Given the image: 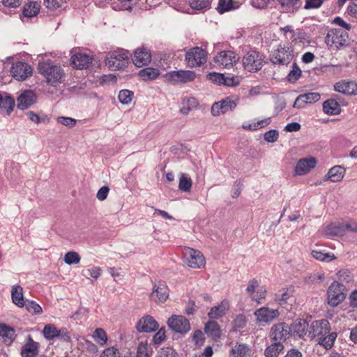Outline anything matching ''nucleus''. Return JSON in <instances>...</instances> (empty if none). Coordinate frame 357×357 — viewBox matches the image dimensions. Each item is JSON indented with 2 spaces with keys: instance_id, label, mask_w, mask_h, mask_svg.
<instances>
[{
  "instance_id": "nucleus-34",
  "label": "nucleus",
  "mask_w": 357,
  "mask_h": 357,
  "mask_svg": "<svg viewBox=\"0 0 357 357\" xmlns=\"http://www.w3.org/2000/svg\"><path fill=\"white\" fill-rule=\"evenodd\" d=\"M160 75V70L152 67H146L139 71V76L144 81H151L156 79Z\"/></svg>"
},
{
  "instance_id": "nucleus-57",
  "label": "nucleus",
  "mask_w": 357,
  "mask_h": 357,
  "mask_svg": "<svg viewBox=\"0 0 357 357\" xmlns=\"http://www.w3.org/2000/svg\"><path fill=\"white\" fill-rule=\"evenodd\" d=\"M165 330L164 328H161L158 330V331L154 335L152 342L154 344H159L162 343L165 340Z\"/></svg>"
},
{
  "instance_id": "nucleus-4",
  "label": "nucleus",
  "mask_w": 357,
  "mask_h": 357,
  "mask_svg": "<svg viewBox=\"0 0 357 357\" xmlns=\"http://www.w3.org/2000/svg\"><path fill=\"white\" fill-rule=\"evenodd\" d=\"M294 58L291 47L279 45L270 54V61L273 65L288 66Z\"/></svg>"
},
{
  "instance_id": "nucleus-27",
  "label": "nucleus",
  "mask_w": 357,
  "mask_h": 357,
  "mask_svg": "<svg viewBox=\"0 0 357 357\" xmlns=\"http://www.w3.org/2000/svg\"><path fill=\"white\" fill-rule=\"evenodd\" d=\"M334 88L335 91L343 94H357V84L352 82H337L335 84Z\"/></svg>"
},
{
  "instance_id": "nucleus-25",
  "label": "nucleus",
  "mask_w": 357,
  "mask_h": 357,
  "mask_svg": "<svg viewBox=\"0 0 357 357\" xmlns=\"http://www.w3.org/2000/svg\"><path fill=\"white\" fill-rule=\"evenodd\" d=\"M229 310V301L227 300H223L218 305L211 308L208 313V317L211 320L218 319L222 317Z\"/></svg>"
},
{
  "instance_id": "nucleus-38",
  "label": "nucleus",
  "mask_w": 357,
  "mask_h": 357,
  "mask_svg": "<svg viewBox=\"0 0 357 357\" xmlns=\"http://www.w3.org/2000/svg\"><path fill=\"white\" fill-rule=\"evenodd\" d=\"M192 185V181L191 178L186 174L181 173L179 178L178 189L183 192H190Z\"/></svg>"
},
{
  "instance_id": "nucleus-37",
  "label": "nucleus",
  "mask_w": 357,
  "mask_h": 357,
  "mask_svg": "<svg viewBox=\"0 0 357 357\" xmlns=\"http://www.w3.org/2000/svg\"><path fill=\"white\" fill-rule=\"evenodd\" d=\"M283 349V344L273 342V343L265 349L264 355L266 357H278Z\"/></svg>"
},
{
  "instance_id": "nucleus-18",
  "label": "nucleus",
  "mask_w": 357,
  "mask_h": 357,
  "mask_svg": "<svg viewBox=\"0 0 357 357\" xmlns=\"http://www.w3.org/2000/svg\"><path fill=\"white\" fill-rule=\"evenodd\" d=\"M255 315L259 322L270 323L280 315L278 310L263 307L255 312Z\"/></svg>"
},
{
  "instance_id": "nucleus-1",
  "label": "nucleus",
  "mask_w": 357,
  "mask_h": 357,
  "mask_svg": "<svg viewBox=\"0 0 357 357\" xmlns=\"http://www.w3.org/2000/svg\"><path fill=\"white\" fill-rule=\"evenodd\" d=\"M38 71L47 79V82L54 86L64 75V72L61 66L54 65L50 61L39 62Z\"/></svg>"
},
{
  "instance_id": "nucleus-62",
  "label": "nucleus",
  "mask_w": 357,
  "mask_h": 357,
  "mask_svg": "<svg viewBox=\"0 0 357 357\" xmlns=\"http://www.w3.org/2000/svg\"><path fill=\"white\" fill-rule=\"evenodd\" d=\"M63 3V0H44L45 6L50 9H56L60 8Z\"/></svg>"
},
{
  "instance_id": "nucleus-7",
  "label": "nucleus",
  "mask_w": 357,
  "mask_h": 357,
  "mask_svg": "<svg viewBox=\"0 0 357 357\" xmlns=\"http://www.w3.org/2000/svg\"><path fill=\"white\" fill-rule=\"evenodd\" d=\"M185 58L188 66H200L206 62L207 52L202 47L196 46L186 52Z\"/></svg>"
},
{
  "instance_id": "nucleus-40",
  "label": "nucleus",
  "mask_w": 357,
  "mask_h": 357,
  "mask_svg": "<svg viewBox=\"0 0 357 357\" xmlns=\"http://www.w3.org/2000/svg\"><path fill=\"white\" fill-rule=\"evenodd\" d=\"M302 71L296 62L292 65V69L287 76V79L290 83H295L301 76Z\"/></svg>"
},
{
  "instance_id": "nucleus-13",
  "label": "nucleus",
  "mask_w": 357,
  "mask_h": 357,
  "mask_svg": "<svg viewBox=\"0 0 357 357\" xmlns=\"http://www.w3.org/2000/svg\"><path fill=\"white\" fill-rule=\"evenodd\" d=\"M237 106L236 101L231 100L229 97H226L220 101L215 102L211 107V114L214 116H219L220 114H225L229 111H232Z\"/></svg>"
},
{
  "instance_id": "nucleus-45",
  "label": "nucleus",
  "mask_w": 357,
  "mask_h": 357,
  "mask_svg": "<svg viewBox=\"0 0 357 357\" xmlns=\"http://www.w3.org/2000/svg\"><path fill=\"white\" fill-rule=\"evenodd\" d=\"M92 337L100 345H104L107 341V334L105 331L101 328H96L93 332Z\"/></svg>"
},
{
  "instance_id": "nucleus-60",
  "label": "nucleus",
  "mask_w": 357,
  "mask_h": 357,
  "mask_svg": "<svg viewBox=\"0 0 357 357\" xmlns=\"http://www.w3.org/2000/svg\"><path fill=\"white\" fill-rule=\"evenodd\" d=\"M192 340L196 345H202L205 341V337L202 331L196 330L192 335Z\"/></svg>"
},
{
  "instance_id": "nucleus-51",
  "label": "nucleus",
  "mask_w": 357,
  "mask_h": 357,
  "mask_svg": "<svg viewBox=\"0 0 357 357\" xmlns=\"http://www.w3.org/2000/svg\"><path fill=\"white\" fill-rule=\"evenodd\" d=\"M247 324V319L244 314H238L233 321V328L234 331L243 328Z\"/></svg>"
},
{
  "instance_id": "nucleus-44",
  "label": "nucleus",
  "mask_w": 357,
  "mask_h": 357,
  "mask_svg": "<svg viewBox=\"0 0 357 357\" xmlns=\"http://www.w3.org/2000/svg\"><path fill=\"white\" fill-rule=\"evenodd\" d=\"M310 36L303 29H296L294 36H291L290 40L294 43L310 42Z\"/></svg>"
},
{
  "instance_id": "nucleus-61",
  "label": "nucleus",
  "mask_w": 357,
  "mask_h": 357,
  "mask_svg": "<svg viewBox=\"0 0 357 357\" xmlns=\"http://www.w3.org/2000/svg\"><path fill=\"white\" fill-rule=\"evenodd\" d=\"M137 357H149L147 344L143 342L139 343L137 346Z\"/></svg>"
},
{
  "instance_id": "nucleus-15",
  "label": "nucleus",
  "mask_w": 357,
  "mask_h": 357,
  "mask_svg": "<svg viewBox=\"0 0 357 357\" xmlns=\"http://www.w3.org/2000/svg\"><path fill=\"white\" fill-rule=\"evenodd\" d=\"M309 324L303 319H296L289 325L291 336L303 338L309 331Z\"/></svg>"
},
{
  "instance_id": "nucleus-58",
  "label": "nucleus",
  "mask_w": 357,
  "mask_h": 357,
  "mask_svg": "<svg viewBox=\"0 0 357 357\" xmlns=\"http://www.w3.org/2000/svg\"><path fill=\"white\" fill-rule=\"evenodd\" d=\"M57 121L68 128H73L76 125V120L71 117L59 116L57 118Z\"/></svg>"
},
{
  "instance_id": "nucleus-12",
  "label": "nucleus",
  "mask_w": 357,
  "mask_h": 357,
  "mask_svg": "<svg viewBox=\"0 0 357 357\" xmlns=\"http://www.w3.org/2000/svg\"><path fill=\"white\" fill-rule=\"evenodd\" d=\"M33 69L25 62L17 61L13 64L10 73L13 77L18 81H23L31 76Z\"/></svg>"
},
{
  "instance_id": "nucleus-59",
  "label": "nucleus",
  "mask_w": 357,
  "mask_h": 357,
  "mask_svg": "<svg viewBox=\"0 0 357 357\" xmlns=\"http://www.w3.org/2000/svg\"><path fill=\"white\" fill-rule=\"evenodd\" d=\"M57 338H59L61 341L65 342H71V337L70 333L68 332L66 328H61L59 329Z\"/></svg>"
},
{
  "instance_id": "nucleus-10",
  "label": "nucleus",
  "mask_w": 357,
  "mask_h": 357,
  "mask_svg": "<svg viewBox=\"0 0 357 357\" xmlns=\"http://www.w3.org/2000/svg\"><path fill=\"white\" fill-rule=\"evenodd\" d=\"M167 325L173 331L185 334L190 330V324L189 320L181 315H172L168 319Z\"/></svg>"
},
{
  "instance_id": "nucleus-48",
  "label": "nucleus",
  "mask_w": 357,
  "mask_h": 357,
  "mask_svg": "<svg viewBox=\"0 0 357 357\" xmlns=\"http://www.w3.org/2000/svg\"><path fill=\"white\" fill-rule=\"evenodd\" d=\"M155 357H179L177 351L171 347L161 348Z\"/></svg>"
},
{
  "instance_id": "nucleus-42",
  "label": "nucleus",
  "mask_w": 357,
  "mask_h": 357,
  "mask_svg": "<svg viewBox=\"0 0 357 357\" xmlns=\"http://www.w3.org/2000/svg\"><path fill=\"white\" fill-rule=\"evenodd\" d=\"M277 1L287 11H294L299 8L300 0H277Z\"/></svg>"
},
{
  "instance_id": "nucleus-35",
  "label": "nucleus",
  "mask_w": 357,
  "mask_h": 357,
  "mask_svg": "<svg viewBox=\"0 0 357 357\" xmlns=\"http://www.w3.org/2000/svg\"><path fill=\"white\" fill-rule=\"evenodd\" d=\"M0 336L4 339V341L10 344L15 339V330L4 324H0Z\"/></svg>"
},
{
  "instance_id": "nucleus-8",
  "label": "nucleus",
  "mask_w": 357,
  "mask_h": 357,
  "mask_svg": "<svg viewBox=\"0 0 357 357\" xmlns=\"http://www.w3.org/2000/svg\"><path fill=\"white\" fill-rule=\"evenodd\" d=\"M291 335L289 324L286 322H280L271 327L269 336L272 342L283 344Z\"/></svg>"
},
{
  "instance_id": "nucleus-39",
  "label": "nucleus",
  "mask_w": 357,
  "mask_h": 357,
  "mask_svg": "<svg viewBox=\"0 0 357 357\" xmlns=\"http://www.w3.org/2000/svg\"><path fill=\"white\" fill-rule=\"evenodd\" d=\"M59 329L54 324H47L43 330V333L45 339L51 340L58 335Z\"/></svg>"
},
{
  "instance_id": "nucleus-19",
  "label": "nucleus",
  "mask_w": 357,
  "mask_h": 357,
  "mask_svg": "<svg viewBox=\"0 0 357 357\" xmlns=\"http://www.w3.org/2000/svg\"><path fill=\"white\" fill-rule=\"evenodd\" d=\"M93 59V56L85 53H77L71 56L70 62L75 68L87 69L91 65Z\"/></svg>"
},
{
  "instance_id": "nucleus-9",
  "label": "nucleus",
  "mask_w": 357,
  "mask_h": 357,
  "mask_svg": "<svg viewBox=\"0 0 357 357\" xmlns=\"http://www.w3.org/2000/svg\"><path fill=\"white\" fill-rule=\"evenodd\" d=\"M165 77L168 82L175 84L192 82L196 77V74L192 70H180L168 72Z\"/></svg>"
},
{
  "instance_id": "nucleus-47",
  "label": "nucleus",
  "mask_w": 357,
  "mask_h": 357,
  "mask_svg": "<svg viewBox=\"0 0 357 357\" xmlns=\"http://www.w3.org/2000/svg\"><path fill=\"white\" fill-rule=\"evenodd\" d=\"M190 6L194 10H204L210 7V0H189Z\"/></svg>"
},
{
  "instance_id": "nucleus-20",
  "label": "nucleus",
  "mask_w": 357,
  "mask_h": 357,
  "mask_svg": "<svg viewBox=\"0 0 357 357\" xmlns=\"http://www.w3.org/2000/svg\"><path fill=\"white\" fill-rule=\"evenodd\" d=\"M340 98L337 94H333L331 98L323 102V111L328 115H337L342 112L338 102Z\"/></svg>"
},
{
  "instance_id": "nucleus-52",
  "label": "nucleus",
  "mask_w": 357,
  "mask_h": 357,
  "mask_svg": "<svg viewBox=\"0 0 357 357\" xmlns=\"http://www.w3.org/2000/svg\"><path fill=\"white\" fill-rule=\"evenodd\" d=\"M102 273V270L100 267H93L92 268H89L86 270H83L82 272V275L86 278L89 277L97 279L98 278Z\"/></svg>"
},
{
  "instance_id": "nucleus-53",
  "label": "nucleus",
  "mask_w": 357,
  "mask_h": 357,
  "mask_svg": "<svg viewBox=\"0 0 357 357\" xmlns=\"http://www.w3.org/2000/svg\"><path fill=\"white\" fill-rule=\"evenodd\" d=\"M233 8L232 0H219L217 10L220 13H224Z\"/></svg>"
},
{
  "instance_id": "nucleus-49",
  "label": "nucleus",
  "mask_w": 357,
  "mask_h": 357,
  "mask_svg": "<svg viewBox=\"0 0 357 357\" xmlns=\"http://www.w3.org/2000/svg\"><path fill=\"white\" fill-rule=\"evenodd\" d=\"M80 256L76 252H68L64 256V261L68 265L77 264L80 261Z\"/></svg>"
},
{
  "instance_id": "nucleus-31",
  "label": "nucleus",
  "mask_w": 357,
  "mask_h": 357,
  "mask_svg": "<svg viewBox=\"0 0 357 357\" xmlns=\"http://www.w3.org/2000/svg\"><path fill=\"white\" fill-rule=\"evenodd\" d=\"M345 174V169L340 165H335L331 168L326 175V179L332 182H339L342 181Z\"/></svg>"
},
{
  "instance_id": "nucleus-17",
  "label": "nucleus",
  "mask_w": 357,
  "mask_h": 357,
  "mask_svg": "<svg viewBox=\"0 0 357 357\" xmlns=\"http://www.w3.org/2000/svg\"><path fill=\"white\" fill-rule=\"evenodd\" d=\"M159 328L158 323L151 315L142 317L136 325V329L139 333H151Z\"/></svg>"
},
{
  "instance_id": "nucleus-41",
  "label": "nucleus",
  "mask_w": 357,
  "mask_h": 357,
  "mask_svg": "<svg viewBox=\"0 0 357 357\" xmlns=\"http://www.w3.org/2000/svg\"><path fill=\"white\" fill-rule=\"evenodd\" d=\"M134 98V93L128 89L121 90L119 93L118 98L123 105H128Z\"/></svg>"
},
{
  "instance_id": "nucleus-36",
  "label": "nucleus",
  "mask_w": 357,
  "mask_h": 357,
  "mask_svg": "<svg viewBox=\"0 0 357 357\" xmlns=\"http://www.w3.org/2000/svg\"><path fill=\"white\" fill-rule=\"evenodd\" d=\"M337 338L335 332H329L319 340H317L319 344L322 345L326 349H330L333 347L335 340Z\"/></svg>"
},
{
  "instance_id": "nucleus-30",
  "label": "nucleus",
  "mask_w": 357,
  "mask_h": 357,
  "mask_svg": "<svg viewBox=\"0 0 357 357\" xmlns=\"http://www.w3.org/2000/svg\"><path fill=\"white\" fill-rule=\"evenodd\" d=\"M40 9V5L37 1H29L23 7L22 14L20 15L25 17H32L36 16Z\"/></svg>"
},
{
  "instance_id": "nucleus-63",
  "label": "nucleus",
  "mask_w": 357,
  "mask_h": 357,
  "mask_svg": "<svg viewBox=\"0 0 357 357\" xmlns=\"http://www.w3.org/2000/svg\"><path fill=\"white\" fill-rule=\"evenodd\" d=\"M347 11L349 15L357 18V0H353L349 3Z\"/></svg>"
},
{
  "instance_id": "nucleus-64",
  "label": "nucleus",
  "mask_w": 357,
  "mask_h": 357,
  "mask_svg": "<svg viewBox=\"0 0 357 357\" xmlns=\"http://www.w3.org/2000/svg\"><path fill=\"white\" fill-rule=\"evenodd\" d=\"M100 357H119V352L114 347L107 348L104 350Z\"/></svg>"
},
{
  "instance_id": "nucleus-28",
  "label": "nucleus",
  "mask_w": 357,
  "mask_h": 357,
  "mask_svg": "<svg viewBox=\"0 0 357 357\" xmlns=\"http://www.w3.org/2000/svg\"><path fill=\"white\" fill-rule=\"evenodd\" d=\"M190 255L189 266L194 268H200L205 265V259L199 251L191 249Z\"/></svg>"
},
{
  "instance_id": "nucleus-3",
  "label": "nucleus",
  "mask_w": 357,
  "mask_h": 357,
  "mask_svg": "<svg viewBox=\"0 0 357 357\" xmlns=\"http://www.w3.org/2000/svg\"><path fill=\"white\" fill-rule=\"evenodd\" d=\"M131 54L128 51L110 52L105 58V64L112 70L123 69L127 66Z\"/></svg>"
},
{
  "instance_id": "nucleus-16",
  "label": "nucleus",
  "mask_w": 357,
  "mask_h": 357,
  "mask_svg": "<svg viewBox=\"0 0 357 357\" xmlns=\"http://www.w3.org/2000/svg\"><path fill=\"white\" fill-rule=\"evenodd\" d=\"M132 61L137 67L146 66L151 61V52L144 47H138L135 50L132 56Z\"/></svg>"
},
{
  "instance_id": "nucleus-55",
  "label": "nucleus",
  "mask_w": 357,
  "mask_h": 357,
  "mask_svg": "<svg viewBox=\"0 0 357 357\" xmlns=\"http://www.w3.org/2000/svg\"><path fill=\"white\" fill-rule=\"evenodd\" d=\"M303 97L307 104H312L320 100L321 96L317 92L303 93Z\"/></svg>"
},
{
  "instance_id": "nucleus-29",
  "label": "nucleus",
  "mask_w": 357,
  "mask_h": 357,
  "mask_svg": "<svg viewBox=\"0 0 357 357\" xmlns=\"http://www.w3.org/2000/svg\"><path fill=\"white\" fill-rule=\"evenodd\" d=\"M1 96L2 100L0 102V109L5 111L6 114L9 116L15 107V99L6 92L1 93Z\"/></svg>"
},
{
  "instance_id": "nucleus-33",
  "label": "nucleus",
  "mask_w": 357,
  "mask_h": 357,
  "mask_svg": "<svg viewBox=\"0 0 357 357\" xmlns=\"http://www.w3.org/2000/svg\"><path fill=\"white\" fill-rule=\"evenodd\" d=\"M327 236H343L345 235L343 222L331 223L325 230Z\"/></svg>"
},
{
  "instance_id": "nucleus-54",
  "label": "nucleus",
  "mask_w": 357,
  "mask_h": 357,
  "mask_svg": "<svg viewBox=\"0 0 357 357\" xmlns=\"http://www.w3.org/2000/svg\"><path fill=\"white\" fill-rule=\"evenodd\" d=\"M207 79L213 83L222 85L223 80H225V75L221 73L212 72L207 75Z\"/></svg>"
},
{
  "instance_id": "nucleus-14",
  "label": "nucleus",
  "mask_w": 357,
  "mask_h": 357,
  "mask_svg": "<svg viewBox=\"0 0 357 357\" xmlns=\"http://www.w3.org/2000/svg\"><path fill=\"white\" fill-rule=\"evenodd\" d=\"M153 289L150 297L156 303H164L169 297V289L165 282L160 280L158 283L153 282Z\"/></svg>"
},
{
  "instance_id": "nucleus-24",
  "label": "nucleus",
  "mask_w": 357,
  "mask_h": 357,
  "mask_svg": "<svg viewBox=\"0 0 357 357\" xmlns=\"http://www.w3.org/2000/svg\"><path fill=\"white\" fill-rule=\"evenodd\" d=\"M38 347L39 344L29 335L26 342L21 350V355L22 357H36L38 354Z\"/></svg>"
},
{
  "instance_id": "nucleus-50",
  "label": "nucleus",
  "mask_w": 357,
  "mask_h": 357,
  "mask_svg": "<svg viewBox=\"0 0 357 357\" xmlns=\"http://www.w3.org/2000/svg\"><path fill=\"white\" fill-rule=\"evenodd\" d=\"M24 305L27 311L32 314H39L43 312L40 305L33 301H27L26 303H24Z\"/></svg>"
},
{
  "instance_id": "nucleus-32",
  "label": "nucleus",
  "mask_w": 357,
  "mask_h": 357,
  "mask_svg": "<svg viewBox=\"0 0 357 357\" xmlns=\"http://www.w3.org/2000/svg\"><path fill=\"white\" fill-rule=\"evenodd\" d=\"M11 298L13 303L20 307L24 306L23 288L20 285H15L11 289Z\"/></svg>"
},
{
  "instance_id": "nucleus-26",
  "label": "nucleus",
  "mask_w": 357,
  "mask_h": 357,
  "mask_svg": "<svg viewBox=\"0 0 357 357\" xmlns=\"http://www.w3.org/2000/svg\"><path fill=\"white\" fill-rule=\"evenodd\" d=\"M204 333L214 340L219 339L222 334V331L219 324L214 320L208 321L204 328Z\"/></svg>"
},
{
  "instance_id": "nucleus-21",
  "label": "nucleus",
  "mask_w": 357,
  "mask_h": 357,
  "mask_svg": "<svg viewBox=\"0 0 357 357\" xmlns=\"http://www.w3.org/2000/svg\"><path fill=\"white\" fill-rule=\"evenodd\" d=\"M237 60L235 53L232 51H221L214 57V61L225 68L231 66Z\"/></svg>"
},
{
  "instance_id": "nucleus-43",
  "label": "nucleus",
  "mask_w": 357,
  "mask_h": 357,
  "mask_svg": "<svg viewBox=\"0 0 357 357\" xmlns=\"http://www.w3.org/2000/svg\"><path fill=\"white\" fill-rule=\"evenodd\" d=\"M311 255L314 259L321 261L329 262L335 259L333 254L325 253L319 250H312Z\"/></svg>"
},
{
  "instance_id": "nucleus-56",
  "label": "nucleus",
  "mask_w": 357,
  "mask_h": 357,
  "mask_svg": "<svg viewBox=\"0 0 357 357\" xmlns=\"http://www.w3.org/2000/svg\"><path fill=\"white\" fill-rule=\"evenodd\" d=\"M279 132L276 130H270L264 135V139L268 142L273 143L278 139Z\"/></svg>"
},
{
  "instance_id": "nucleus-46",
  "label": "nucleus",
  "mask_w": 357,
  "mask_h": 357,
  "mask_svg": "<svg viewBox=\"0 0 357 357\" xmlns=\"http://www.w3.org/2000/svg\"><path fill=\"white\" fill-rule=\"evenodd\" d=\"M231 351L235 357H245L249 351V348L245 344H236Z\"/></svg>"
},
{
  "instance_id": "nucleus-23",
  "label": "nucleus",
  "mask_w": 357,
  "mask_h": 357,
  "mask_svg": "<svg viewBox=\"0 0 357 357\" xmlns=\"http://www.w3.org/2000/svg\"><path fill=\"white\" fill-rule=\"evenodd\" d=\"M316 164V159L312 157L300 159L295 167L296 174L303 175L308 173L315 167Z\"/></svg>"
},
{
  "instance_id": "nucleus-5",
  "label": "nucleus",
  "mask_w": 357,
  "mask_h": 357,
  "mask_svg": "<svg viewBox=\"0 0 357 357\" xmlns=\"http://www.w3.org/2000/svg\"><path fill=\"white\" fill-rule=\"evenodd\" d=\"M345 287L337 281L333 282L327 291L328 303L332 307H336L346 298Z\"/></svg>"
},
{
  "instance_id": "nucleus-2",
  "label": "nucleus",
  "mask_w": 357,
  "mask_h": 357,
  "mask_svg": "<svg viewBox=\"0 0 357 357\" xmlns=\"http://www.w3.org/2000/svg\"><path fill=\"white\" fill-rule=\"evenodd\" d=\"M242 63L247 71L250 73L257 72L264 65V56L258 51L250 50L243 56Z\"/></svg>"
},
{
  "instance_id": "nucleus-6",
  "label": "nucleus",
  "mask_w": 357,
  "mask_h": 357,
  "mask_svg": "<svg viewBox=\"0 0 357 357\" xmlns=\"http://www.w3.org/2000/svg\"><path fill=\"white\" fill-rule=\"evenodd\" d=\"M347 32L341 29H333L328 31L325 41L329 47L339 50L347 45Z\"/></svg>"
},
{
  "instance_id": "nucleus-22",
  "label": "nucleus",
  "mask_w": 357,
  "mask_h": 357,
  "mask_svg": "<svg viewBox=\"0 0 357 357\" xmlns=\"http://www.w3.org/2000/svg\"><path fill=\"white\" fill-rule=\"evenodd\" d=\"M36 102V93L31 90L24 91L17 98V108L21 110L28 109Z\"/></svg>"
},
{
  "instance_id": "nucleus-11",
  "label": "nucleus",
  "mask_w": 357,
  "mask_h": 357,
  "mask_svg": "<svg viewBox=\"0 0 357 357\" xmlns=\"http://www.w3.org/2000/svg\"><path fill=\"white\" fill-rule=\"evenodd\" d=\"M331 331V326L328 320H315L309 326V336L312 338L317 337L319 340Z\"/></svg>"
}]
</instances>
